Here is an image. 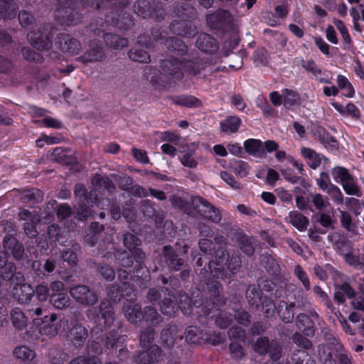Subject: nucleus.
<instances>
[{"label":"nucleus","mask_w":364,"mask_h":364,"mask_svg":"<svg viewBox=\"0 0 364 364\" xmlns=\"http://www.w3.org/2000/svg\"><path fill=\"white\" fill-rule=\"evenodd\" d=\"M140 244V240L134 235L127 233L124 236V245L128 249L129 252L126 251L117 255V259L122 266L125 267H131L133 264V259L130 257L132 255L136 262L140 263L144 258V253L137 247Z\"/></svg>","instance_id":"obj_1"},{"label":"nucleus","mask_w":364,"mask_h":364,"mask_svg":"<svg viewBox=\"0 0 364 364\" xmlns=\"http://www.w3.org/2000/svg\"><path fill=\"white\" fill-rule=\"evenodd\" d=\"M33 323L39 327V333L49 337H53L65 332L68 326V321L65 318L58 319L53 314L49 317L45 316L43 319L36 318Z\"/></svg>","instance_id":"obj_2"},{"label":"nucleus","mask_w":364,"mask_h":364,"mask_svg":"<svg viewBox=\"0 0 364 364\" xmlns=\"http://www.w3.org/2000/svg\"><path fill=\"white\" fill-rule=\"evenodd\" d=\"M124 315L131 323H137L144 318L146 322L158 324L161 322V317L153 307L144 309V315L140 311V307L134 301H129L124 305Z\"/></svg>","instance_id":"obj_3"},{"label":"nucleus","mask_w":364,"mask_h":364,"mask_svg":"<svg viewBox=\"0 0 364 364\" xmlns=\"http://www.w3.org/2000/svg\"><path fill=\"white\" fill-rule=\"evenodd\" d=\"M318 356L323 364H335V358L338 359L340 364H351L346 350L337 341L329 346H319Z\"/></svg>","instance_id":"obj_4"},{"label":"nucleus","mask_w":364,"mask_h":364,"mask_svg":"<svg viewBox=\"0 0 364 364\" xmlns=\"http://www.w3.org/2000/svg\"><path fill=\"white\" fill-rule=\"evenodd\" d=\"M154 339L152 330L143 331L141 333L140 342L144 348H149L148 350L141 352L135 358L136 363L152 364L160 357L161 350L156 346H150Z\"/></svg>","instance_id":"obj_5"},{"label":"nucleus","mask_w":364,"mask_h":364,"mask_svg":"<svg viewBox=\"0 0 364 364\" xmlns=\"http://www.w3.org/2000/svg\"><path fill=\"white\" fill-rule=\"evenodd\" d=\"M181 58V56H178L164 60L161 63L163 71L176 79L181 78L183 75V71L196 75L198 71L193 68V63L183 62Z\"/></svg>","instance_id":"obj_6"},{"label":"nucleus","mask_w":364,"mask_h":364,"mask_svg":"<svg viewBox=\"0 0 364 364\" xmlns=\"http://www.w3.org/2000/svg\"><path fill=\"white\" fill-rule=\"evenodd\" d=\"M75 194L76 198L82 203V204L80 205V207L77 210V214L80 220H83L92 215L91 211L87 209L88 206H92L95 203L97 207H101L102 202L97 201L96 193H95L93 195L92 193H90V195H87L84 186L81 184H78L75 186ZM107 200H105V201L103 200L102 205H104L105 203H107Z\"/></svg>","instance_id":"obj_7"},{"label":"nucleus","mask_w":364,"mask_h":364,"mask_svg":"<svg viewBox=\"0 0 364 364\" xmlns=\"http://www.w3.org/2000/svg\"><path fill=\"white\" fill-rule=\"evenodd\" d=\"M100 312V316L97 313L96 310L92 308L87 311V316L91 319L95 320V322H97L100 326H102L103 323L105 328L109 327L114 320L111 301H102Z\"/></svg>","instance_id":"obj_8"},{"label":"nucleus","mask_w":364,"mask_h":364,"mask_svg":"<svg viewBox=\"0 0 364 364\" xmlns=\"http://www.w3.org/2000/svg\"><path fill=\"white\" fill-rule=\"evenodd\" d=\"M232 342L230 345V350L232 355L235 358H241L244 353L241 343H244L245 333L244 331L237 326L231 328L228 333Z\"/></svg>","instance_id":"obj_9"},{"label":"nucleus","mask_w":364,"mask_h":364,"mask_svg":"<svg viewBox=\"0 0 364 364\" xmlns=\"http://www.w3.org/2000/svg\"><path fill=\"white\" fill-rule=\"evenodd\" d=\"M255 350L259 354H264L269 350L271 358L276 360L280 357L281 348L276 341L269 343L266 338H260L255 344Z\"/></svg>","instance_id":"obj_10"},{"label":"nucleus","mask_w":364,"mask_h":364,"mask_svg":"<svg viewBox=\"0 0 364 364\" xmlns=\"http://www.w3.org/2000/svg\"><path fill=\"white\" fill-rule=\"evenodd\" d=\"M195 203L198 206V212L206 219L214 223H218L221 220L220 211L206 200L198 198L195 200Z\"/></svg>","instance_id":"obj_11"},{"label":"nucleus","mask_w":364,"mask_h":364,"mask_svg":"<svg viewBox=\"0 0 364 364\" xmlns=\"http://www.w3.org/2000/svg\"><path fill=\"white\" fill-rule=\"evenodd\" d=\"M49 25L43 27V32L40 31L37 33H30L28 34V38L32 45L38 50L48 49L50 47V33L48 32Z\"/></svg>","instance_id":"obj_12"},{"label":"nucleus","mask_w":364,"mask_h":364,"mask_svg":"<svg viewBox=\"0 0 364 364\" xmlns=\"http://www.w3.org/2000/svg\"><path fill=\"white\" fill-rule=\"evenodd\" d=\"M70 292L74 299L82 304L91 305L97 301L95 294L91 292L85 286H77L72 288Z\"/></svg>","instance_id":"obj_13"},{"label":"nucleus","mask_w":364,"mask_h":364,"mask_svg":"<svg viewBox=\"0 0 364 364\" xmlns=\"http://www.w3.org/2000/svg\"><path fill=\"white\" fill-rule=\"evenodd\" d=\"M215 257L217 261L215 262L210 261L209 264V268L213 277L224 279L227 277V275L224 274L223 269L221 267V264L227 260L228 253L225 250H220L217 252Z\"/></svg>","instance_id":"obj_14"},{"label":"nucleus","mask_w":364,"mask_h":364,"mask_svg":"<svg viewBox=\"0 0 364 364\" xmlns=\"http://www.w3.org/2000/svg\"><path fill=\"white\" fill-rule=\"evenodd\" d=\"M245 151L250 155L257 158H264L266 153L263 149V144L259 139H250L244 142Z\"/></svg>","instance_id":"obj_15"},{"label":"nucleus","mask_w":364,"mask_h":364,"mask_svg":"<svg viewBox=\"0 0 364 364\" xmlns=\"http://www.w3.org/2000/svg\"><path fill=\"white\" fill-rule=\"evenodd\" d=\"M4 247L6 250L7 254L11 253L16 259H20L23 254V247L21 244L16 242V240L11 236H6L4 240Z\"/></svg>","instance_id":"obj_16"},{"label":"nucleus","mask_w":364,"mask_h":364,"mask_svg":"<svg viewBox=\"0 0 364 364\" xmlns=\"http://www.w3.org/2000/svg\"><path fill=\"white\" fill-rule=\"evenodd\" d=\"M301 154L307 164L313 169L318 168L325 158L309 148H302Z\"/></svg>","instance_id":"obj_17"},{"label":"nucleus","mask_w":364,"mask_h":364,"mask_svg":"<svg viewBox=\"0 0 364 364\" xmlns=\"http://www.w3.org/2000/svg\"><path fill=\"white\" fill-rule=\"evenodd\" d=\"M286 221L291 223L299 231L305 230L309 224L308 219L298 211H290Z\"/></svg>","instance_id":"obj_18"},{"label":"nucleus","mask_w":364,"mask_h":364,"mask_svg":"<svg viewBox=\"0 0 364 364\" xmlns=\"http://www.w3.org/2000/svg\"><path fill=\"white\" fill-rule=\"evenodd\" d=\"M14 296L21 303H28L33 296L34 290L27 284H19L14 288Z\"/></svg>","instance_id":"obj_19"},{"label":"nucleus","mask_w":364,"mask_h":364,"mask_svg":"<svg viewBox=\"0 0 364 364\" xmlns=\"http://www.w3.org/2000/svg\"><path fill=\"white\" fill-rule=\"evenodd\" d=\"M60 48L63 51L70 55H75L80 49V43L69 36H65L60 42Z\"/></svg>","instance_id":"obj_20"},{"label":"nucleus","mask_w":364,"mask_h":364,"mask_svg":"<svg viewBox=\"0 0 364 364\" xmlns=\"http://www.w3.org/2000/svg\"><path fill=\"white\" fill-rule=\"evenodd\" d=\"M178 328L176 326H171L167 329H164L161 333L162 342L167 346H173L175 343L176 340L179 338H182V336L177 335Z\"/></svg>","instance_id":"obj_21"},{"label":"nucleus","mask_w":364,"mask_h":364,"mask_svg":"<svg viewBox=\"0 0 364 364\" xmlns=\"http://www.w3.org/2000/svg\"><path fill=\"white\" fill-rule=\"evenodd\" d=\"M164 253L166 262L173 269L178 270V267L183 264V261L178 258V254L171 247L168 246L164 247Z\"/></svg>","instance_id":"obj_22"},{"label":"nucleus","mask_w":364,"mask_h":364,"mask_svg":"<svg viewBox=\"0 0 364 364\" xmlns=\"http://www.w3.org/2000/svg\"><path fill=\"white\" fill-rule=\"evenodd\" d=\"M95 191H100L103 188L107 189L108 192H112L114 188L113 183L107 178L96 175L92 181Z\"/></svg>","instance_id":"obj_23"},{"label":"nucleus","mask_w":364,"mask_h":364,"mask_svg":"<svg viewBox=\"0 0 364 364\" xmlns=\"http://www.w3.org/2000/svg\"><path fill=\"white\" fill-rule=\"evenodd\" d=\"M11 318L16 328L23 329L26 326L28 319L20 309L14 308L11 310Z\"/></svg>","instance_id":"obj_24"},{"label":"nucleus","mask_w":364,"mask_h":364,"mask_svg":"<svg viewBox=\"0 0 364 364\" xmlns=\"http://www.w3.org/2000/svg\"><path fill=\"white\" fill-rule=\"evenodd\" d=\"M337 84L338 90H343V94L347 97H353L355 90L353 85L345 76L338 75L337 77Z\"/></svg>","instance_id":"obj_25"},{"label":"nucleus","mask_w":364,"mask_h":364,"mask_svg":"<svg viewBox=\"0 0 364 364\" xmlns=\"http://www.w3.org/2000/svg\"><path fill=\"white\" fill-rule=\"evenodd\" d=\"M240 123L241 121L238 117H230L221 122L220 128L223 132L234 133L237 131Z\"/></svg>","instance_id":"obj_26"},{"label":"nucleus","mask_w":364,"mask_h":364,"mask_svg":"<svg viewBox=\"0 0 364 364\" xmlns=\"http://www.w3.org/2000/svg\"><path fill=\"white\" fill-rule=\"evenodd\" d=\"M354 291L348 284H343L337 288L334 298L338 302L342 303L345 301L346 297L350 298L353 296Z\"/></svg>","instance_id":"obj_27"},{"label":"nucleus","mask_w":364,"mask_h":364,"mask_svg":"<svg viewBox=\"0 0 364 364\" xmlns=\"http://www.w3.org/2000/svg\"><path fill=\"white\" fill-rule=\"evenodd\" d=\"M69 301L68 296L62 292L53 294L50 296V302L57 309L65 308L68 305Z\"/></svg>","instance_id":"obj_28"},{"label":"nucleus","mask_w":364,"mask_h":364,"mask_svg":"<svg viewBox=\"0 0 364 364\" xmlns=\"http://www.w3.org/2000/svg\"><path fill=\"white\" fill-rule=\"evenodd\" d=\"M166 44L169 49L177 51L178 55H183L187 50L186 46L178 38H171L166 40Z\"/></svg>","instance_id":"obj_29"},{"label":"nucleus","mask_w":364,"mask_h":364,"mask_svg":"<svg viewBox=\"0 0 364 364\" xmlns=\"http://www.w3.org/2000/svg\"><path fill=\"white\" fill-rule=\"evenodd\" d=\"M68 337L72 341H82L87 337V331L81 325L75 324L70 329Z\"/></svg>","instance_id":"obj_30"},{"label":"nucleus","mask_w":364,"mask_h":364,"mask_svg":"<svg viewBox=\"0 0 364 364\" xmlns=\"http://www.w3.org/2000/svg\"><path fill=\"white\" fill-rule=\"evenodd\" d=\"M331 174L333 180L341 185L352 176L346 168L341 166L333 168Z\"/></svg>","instance_id":"obj_31"},{"label":"nucleus","mask_w":364,"mask_h":364,"mask_svg":"<svg viewBox=\"0 0 364 364\" xmlns=\"http://www.w3.org/2000/svg\"><path fill=\"white\" fill-rule=\"evenodd\" d=\"M296 325L299 329L301 331H308L306 334L313 333V322L311 319L305 314H299L297 317Z\"/></svg>","instance_id":"obj_32"},{"label":"nucleus","mask_w":364,"mask_h":364,"mask_svg":"<svg viewBox=\"0 0 364 364\" xmlns=\"http://www.w3.org/2000/svg\"><path fill=\"white\" fill-rule=\"evenodd\" d=\"M294 307V304H291L289 306H287L285 302H283L282 304L279 306V310L278 314L281 318L286 323H289L293 320L294 318V312L293 308Z\"/></svg>","instance_id":"obj_33"},{"label":"nucleus","mask_w":364,"mask_h":364,"mask_svg":"<svg viewBox=\"0 0 364 364\" xmlns=\"http://www.w3.org/2000/svg\"><path fill=\"white\" fill-rule=\"evenodd\" d=\"M6 253H1L0 252V268L6 267V269H8V272H1V274H2L3 277L6 279H10L13 276V272L15 270L14 266L11 263H7V257Z\"/></svg>","instance_id":"obj_34"},{"label":"nucleus","mask_w":364,"mask_h":364,"mask_svg":"<svg viewBox=\"0 0 364 364\" xmlns=\"http://www.w3.org/2000/svg\"><path fill=\"white\" fill-rule=\"evenodd\" d=\"M343 188L348 195H353L360 196L361 195L360 190L356 185L355 179L353 176L350 177L346 181L342 184Z\"/></svg>","instance_id":"obj_35"},{"label":"nucleus","mask_w":364,"mask_h":364,"mask_svg":"<svg viewBox=\"0 0 364 364\" xmlns=\"http://www.w3.org/2000/svg\"><path fill=\"white\" fill-rule=\"evenodd\" d=\"M230 168L240 177L246 176L250 169L248 164L243 161H235Z\"/></svg>","instance_id":"obj_36"},{"label":"nucleus","mask_w":364,"mask_h":364,"mask_svg":"<svg viewBox=\"0 0 364 364\" xmlns=\"http://www.w3.org/2000/svg\"><path fill=\"white\" fill-rule=\"evenodd\" d=\"M345 203L347 208L352 211L355 215H359L361 214L363 209V205L358 199L354 198H348L346 200Z\"/></svg>","instance_id":"obj_37"},{"label":"nucleus","mask_w":364,"mask_h":364,"mask_svg":"<svg viewBox=\"0 0 364 364\" xmlns=\"http://www.w3.org/2000/svg\"><path fill=\"white\" fill-rule=\"evenodd\" d=\"M14 355L21 360H32L35 357V353L26 346L17 347L14 352Z\"/></svg>","instance_id":"obj_38"},{"label":"nucleus","mask_w":364,"mask_h":364,"mask_svg":"<svg viewBox=\"0 0 364 364\" xmlns=\"http://www.w3.org/2000/svg\"><path fill=\"white\" fill-rule=\"evenodd\" d=\"M129 56L132 60L141 63H148L150 60L149 54L142 49L132 50L129 53Z\"/></svg>","instance_id":"obj_39"},{"label":"nucleus","mask_w":364,"mask_h":364,"mask_svg":"<svg viewBox=\"0 0 364 364\" xmlns=\"http://www.w3.org/2000/svg\"><path fill=\"white\" fill-rule=\"evenodd\" d=\"M321 132H322L319 137L321 142L325 146L326 149H330L331 151L336 150L338 147V143L336 140L333 137L330 136L328 134H326L324 130Z\"/></svg>","instance_id":"obj_40"},{"label":"nucleus","mask_w":364,"mask_h":364,"mask_svg":"<svg viewBox=\"0 0 364 364\" xmlns=\"http://www.w3.org/2000/svg\"><path fill=\"white\" fill-rule=\"evenodd\" d=\"M341 213V223L342 224V226L346 228L348 231L354 232L355 230V225L352 220L351 215L343 210H340Z\"/></svg>","instance_id":"obj_41"},{"label":"nucleus","mask_w":364,"mask_h":364,"mask_svg":"<svg viewBox=\"0 0 364 364\" xmlns=\"http://www.w3.org/2000/svg\"><path fill=\"white\" fill-rule=\"evenodd\" d=\"M346 262L350 266H353L356 268L360 269L364 266V262L360 260L358 256L353 255L351 252H343Z\"/></svg>","instance_id":"obj_42"},{"label":"nucleus","mask_w":364,"mask_h":364,"mask_svg":"<svg viewBox=\"0 0 364 364\" xmlns=\"http://www.w3.org/2000/svg\"><path fill=\"white\" fill-rule=\"evenodd\" d=\"M326 193L331 196L332 200L337 204H341L343 202V196L341 190L335 185L330 186Z\"/></svg>","instance_id":"obj_43"},{"label":"nucleus","mask_w":364,"mask_h":364,"mask_svg":"<svg viewBox=\"0 0 364 364\" xmlns=\"http://www.w3.org/2000/svg\"><path fill=\"white\" fill-rule=\"evenodd\" d=\"M102 229V226L100 225L97 223H94L91 224L90 232H92L93 233V235H87L85 237V241L89 245L93 246L95 244V242L97 241L96 233L98 232Z\"/></svg>","instance_id":"obj_44"},{"label":"nucleus","mask_w":364,"mask_h":364,"mask_svg":"<svg viewBox=\"0 0 364 364\" xmlns=\"http://www.w3.org/2000/svg\"><path fill=\"white\" fill-rule=\"evenodd\" d=\"M282 94L285 106H291L298 100L297 94L293 90L285 89L282 90Z\"/></svg>","instance_id":"obj_45"},{"label":"nucleus","mask_w":364,"mask_h":364,"mask_svg":"<svg viewBox=\"0 0 364 364\" xmlns=\"http://www.w3.org/2000/svg\"><path fill=\"white\" fill-rule=\"evenodd\" d=\"M294 274L296 277L301 281L303 284L304 288L306 290L310 289V282L306 275V272L303 270V269L300 266H296L294 269Z\"/></svg>","instance_id":"obj_46"},{"label":"nucleus","mask_w":364,"mask_h":364,"mask_svg":"<svg viewBox=\"0 0 364 364\" xmlns=\"http://www.w3.org/2000/svg\"><path fill=\"white\" fill-rule=\"evenodd\" d=\"M312 203H314L315 207L318 210H321L329 205L328 198L318 193L314 194L312 196Z\"/></svg>","instance_id":"obj_47"},{"label":"nucleus","mask_w":364,"mask_h":364,"mask_svg":"<svg viewBox=\"0 0 364 364\" xmlns=\"http://www.w3.org/2000/svg\"><path fill=\"white\" fill-rule=\"evenodd\" d=\"M246 294L249 303L252 306H257L261 301V299L258 292L256 291L255 287H249Z\"/></svg>","instance_id":"obj_48"},{"label":"nucleus","mask_w":364,"mask_h":364,"mask_svg":"<svg viewBox=\"0 0 364 364\" xmlns=\"http://www.w3.org/2000/svg\"><path fill=\"white\" fill-rule=\"evenodd\" d=\"M49 294V289L46 284H39L36 288V298L40 301L47 300Z\"/></svg>","instance_id":"obj_49"},{"label":"nucleus","mask_w":364,"mask_h":364,"mask_svg":"<svg viewBox=\"0 0 364 364\" xmlns=\"http://www.w3.org/2000/svg\"><path fill=\"white\" fill-rule=\"evenodd\" d=\"M19 218L22 220H26L27 222H40V218L36 212L32 213L27 210H21L19 212Z\"/></svg>","instance_id":"obj_50"},{"label":"nucleus","mask_w":364,"mask_h":364,"mask_svg":"<svg viewBox=\"0 0 364 364\" xmlns=\"http://www.w3.org/2000/svg\"><path fill=\"white\" fill-rule=\"evenodd\" d=\"M316 183L319 188L325 192L330 188V186L333 185L329 181L328 174L324 172H322L320 177L317 178Z\"/></svg>","instance_id":"obj_51"},{"label":"nucleus","mask_w":364,"mask_h":364,"mask_svg":"<svg viewBox=\"0 0 364 364\" xmlns=\"http://www.w3.org/2000/svg\"><path fill=\"white\" fill-rule=\"evenodd\" d=\"M220 178L232 188L239 189L240 188V183L229 173L226 171L220 172Z\"/></svg>","instance_id":"obj_52"},{"label":"nucleus","mask_w":364,"mask_h":364,"mask_svg":"<svg viewBox=\"0 0 364 364\" xmlns=\"http://www.w3.org/2000/svg\"><path fill=\"white\" fill-rule=\"evenodd\" d=\"M301 65L306 70L311 73L316 77H317L318 74H321V70L312 60H304Z\"/></svg>","instance_id":"obj_53"},{"label":"nucleus","mask_w":364,"mask_h":364,"mask_svg":"<svg viewBox=\"0 0 364 364\" xmlns=\"http://www.w3.org/2000/svg\"><path fill=\"white\" fill-rule=\"evenodd\" d=\"M181 163L186 167L193 168L198 165V162L191 154H185L179 158Z\"/></svg>","instance_id":"obj_54"},{"label":"nucleus","mask_w":364,"mask_h":364,"mask_svg":"<svg viewBox=\"0 0 364 364\" xmlns=\"http://www.w3.org/2000/svg\"><path fill=\"white\" fill-rule=\"evenodd\" d=\"M198 331L196 327H191L186 331V341L191 343H199V337L197 336L196 333Z\"/></svg>","instance_id":"obj_55"},{"label":"nucleus","mask_w":364,"mask_h":364,"mask_svg":"<svg viewBox=\"0 0 364 364\" xmlns=\"http://www.w3.org/2000/svg\"><path fill=\"white\" fill-rule=\"evenodd\" d=\"M60 142V139L58 137L55 136H48L46 135H43L40 139H37L36 143L37 146L42 147L44 145V143L47 144H55Z\"/></svg>","instance_id":"obj_56"},{"label":"nucleus","mask_w":364,"mask_h":364,"mask_svg":"<svg viewBox=\"0 0 364 364\" xmlns=\"http://www.w3.org/2000/svg\"><path fill=\"white\" fill-rule=\"evenodd\" d=\"M294 342L298 346L306 348V349L309 348L311 346L310 341L299 333H296L294 335Z\"/></svg>","instance_id":"obj_57"},{"label":"nucleus","mask_w":364,"mask_h":364,"mask_svg":"<svg viewBox=\"0 0 364 364\" xmlns=\"http://www.w3.org/2000/svg\"><path fill=\"white\" fill-rule=\"evenodd\" d=\"M204 41H206L207 43H211L212 38L209 35L204 34V35L200 36L198 38L196 43H197L198 47L200 50H202L204 52H207V51H208L210 46L208 44L204 45L203 44Z\"/></svg>","instance_id":"obj_58"},{"label":"nucleus","mask_w":364,"mask_h":364,"mask_svg":"<svg viewBox=\"0 0 364 364\" xmlns=\"http://www.w3.org/2000/svg\"><path fill=\"white\" fill-rule=\"evenodd\" d=\"M64 262H68L70 266H73L77 263V255L73 251H65L62 255Z\"/></svg>","instance_id":"obj_59"},{"label":"nucleus","mask_w":364,"mask_h":364,"mask_svg":"<svg viewBox=\"0 0 364 364\" xmlns=\"http://www.w3.org/2000/svg\"><path fill=\"white\" fill-rule=\"evenodd\" d=\"M160 307L162 313L168 316H171L175 312L174 306L170 300L164 301Z\"/></svg>","instance_id":"obj_60"},{"label":"nucleus","mask_w":364,"mask_h":364,"mask_svg":"<svg viewBox=\"0 0 364 364\" xmlns=\"http://www.w3.org/2000/svg\"><path fill=\"white\" fill-rule=\"evenodd\" d=\"M20 24L23 27H26L33 21V17L26 11H21L18 15Z\"/></svg>","instance_id":"obj_61"},{"label":"nucleus","mask_w":364,"mask_h":364,"mask_svg":"<svg viewBox=\"0 0 364 364\" xmlns=\"http://www.w3.org/2000/svg\"><path fill=\"white\" fill-rule=\"evenodd\" d=\"M132 153H133L134 158L139 162L142 163V164H147L149 162V159L146 156V151L134 148L132 149Z\"/></svg>","instance_id":"obj_62"},{"label":"nucleus","mask_w":364,"mask_h":364,"mask_svg":"<svg viewBox=\"0 0 364 364\" xmlns=\"http://www.w3.org/2000/svg\"><path fill=\"white\" fill-rule=\"evenodd\" d=\"M276 193L279 198L284 203H291L292 200V196L287 191L280 188L276 190Z\"/></svg>","instance_id":"obj_63"},{"label":"nucleus","mask_w":364,"mask_h":364,"mask_svg":"<svg viewBox=\"0 0 364 364\" xmlns=\"http://www.w3.org/2000/svg\"><path fill=\"white\" fill-rule=\"evenodd\" d=\"M279 175L277 171L272 168H269L267 173V183L269 185H274L276 182L279 180Z\"/></svg>","instance_id":"obj_64"}]
</instances>
